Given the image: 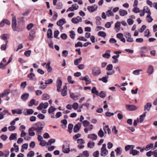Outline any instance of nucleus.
Wrapping results in <instances>:
<instances>
[{"label":"nucleus","mask_w":157,"mask_h":157,"mask_svg":"<svg viewBox=\"0 0 157 157\" xmlns=\"http://www.w3.org/2000/svg\"><path fill=\"white\" fill-rule=\"evenodd\" d=\"M34 131H36V134H41L43 127L39 126V123H37L34 124L33 125Z\"/></svg>","instance_id":"nucleus-1"},{"label":"nucleus","mask_w":157,"mask_h":157,"mask_svg":"<svg viewBox=\"0 0 157 157\" xmlns=\"http://www.w3.org/2000/svg\"><path fill=\"white\" fill-rule=\"evenodd\" d=\"M12 15V28L13 30L14 31H18V30L17 29V21L16 19V16L13 15Z\"/></svg>","instance_id":"nucleus-2"},{"label":"nucleus","mask_w":157,"mask_h":157,"mask_svg":"<svg viewBox=\"0 0 157 157\" xmlns=\"http://www.w3.org/2000/svg\"><path fill=\"white\" fill-rule=\"evenodd\" d=\"M106 144H104L102 145V147L101 149V155L102 156H105L108 154V151L106 149Z\"/></svg>","instance_id":"nucleus-3"},{"label":"nucleus","mask_w":157,"mask_h":157,"mask_svg":"<svg viewBox=\"0 0 157 157\" xmlns=\"http://www.w3.org/2000/svg\"><path fill=\"white\" fill-rule=\"evenodd\" d=\"M126 109L128 111H135L137 109V107L133 105L126 104L125 105Z\"/></svg>","instance_id":"nucleus-4"},{"label":"nucleus","mask_w":157,"mask_h":157,"mask_svg":"<svg viewBox=\"0 0 157 157\" xmlns=\"http://www.w3.org/2000/svg\"><path fill=\"white\" fill-rule=\"evenodd\" d=\"M101 70L98 67L93 68L92 70V73L94 75L98 76L100 74Z\"/></svg>","instance_id":"nucleus-5"},{"label":"nucleus","mask_w":157,"mask_h":157,"mask_svg":"<svg viewBox=\"0 0 157 157\" xmlns=\"http://www.w3.org/2000/svg\"><path fill=\"white\" fill-rule=\"evenodd\" d=\"M48 106V102L41 103L37 107V109L39 110H41L43 108L46 109Z\"/></svg>","instance_id":"nucleus-6"},{"label":"nucleus","mask_w":157,"mask_h":157,"mask_svg":"<svg viewBox=\"0 0 157 157\" xmlns=\"http://www.w3.org/2000/svg\"><path fill=\"white\" fill-rule=\"evenodd\" d=\"M36 31L35 29H33L29 33V40H33L36 36Z\"/></svg>","instance_id":"nucleus-7"},{"label":"nucleus","mask_w":157,"mask_h":157,"mask_svg":"<svg viewBox=\"0 0 157 157\" xmlns=\"http://www.w3.org/2000/svg\"><path fill=\"white\" fill-rule=\"evenodd\" d=\"M63 152L65 153H68L70 151L69 144L66 143L63 145L62 147Z\"/></svg>","instance_id":"nucleus-8"},{"label":"nucleus","mask_w":157,"mask_h":157,"mask_svg":"<svg viewBox=\"0 0 157 157\" xmlns=\"http://www.w3.org/2000/svg\"><path fill=\"white\" fill-rule=\"evenodd\" d=\"M98 9V6L96 5H94L93 6H88L87 7V9L90 13H92L96 11Z\"/></svg>","instance_id":"nucleus-9"},{"label":"nucleus","mask_w":157,"mask_h":157,"mask_svg":"<svg viewBox=\"0 0 157 157\" xmlns=\"http://www.w3.org/2000/svg\"><path fill=\"white\" fill-rule=\"evenodd\" d=\"M131 35L128 33H126L124 34V36L127 39L126 41L128 42H132L133 41V39L131 37Z\"/></svg>","instance_id":"nucleus-10"},{"label":"nucleus","mask_w":157,"mask_h":157,"mask_svg":"<svg viewBox=\"0 0 157 157\" xmlns=\"http://www.w3.org/2000/svg\"><path fill=\"white\" fill-rule=\"evenodd\" d=\"M62 82L61 80L59 78L57 80L56 85H57V90L59 92L61 90V86L62 85Z\"/></svg>","instance_id":"nucleus-11"},{"label":"nucleus","mask_w":157,"mask_h":157,"mask_svg":"<svg viewBox=\"0 0 157 157\" xmlns=\"http://www.w3.org/2000/svg\"><path fill=\"white\" fill-rule=\"evenodd\" d=\"M71 22L75 24L78 23L79 22L82 21V18L79 16H78L76 17H74L72 19Z\"/></svg>","instance_id":"nucleus-12"},{"label":"nucleus","mask_w":157,"mask_h":157,"mask_svg":"<svg viewBox=\"0 0 157 157\" xmlns=\"http://www.w3.org/2000/svg\"><path fill=\"white\" fill-rule=\"evenodd\" d=\"M82 123H78L76 124L74 128V131L75 132H77L81 128Z\"/></svg>","instance_id":"nucleus-13"},{"label":"nucleus","mask_w":157,"mask_h":157,"mask_svg":"<svg viewBox=\"0 0 157 157\" xmlns=\"http://www.w3.org/2000/svg\"><path fill=\"white\" fill-rule=\"evenodd\" d=\"M151 106L152 105L151 103H147L144 106V111L145 112L146 110L149 111Z\"/></svg>","instance_id":"nucleus-14"},{"label":"nucleus","mask_w":157,"mask_h":157,"mask_svg":"<svg viewBox=\"0 0 157 157\" xmlns=\"http://www.w3.org/2000/svg\"><path fill=\"white\" fill-rule=\"evenodd\" d=\"M34 131V129L33 126L29 128V135L31 136H34L35 135V133L33 131Z\"/></svg>","instance_id":"nucleus-15"},{"label":"nucleus","mask_w":157,"mask_h":157,"mask_svg":"<svg viewBox=\"0 0 157 157\" xmlns=\"http://www.w3.org/2000/svg\"><path fill=\"white\" fill-rule=\"evenodd\" d=\"M120 15L121 16H124L128 14L127 11L125 10L121 9L119 11Z\"/></svg>","instance_id":"nucleus-16"},{"label":"nucleus","mask_w":157,"mask_h":157,"mask_svg":"<svg viewBox=\"0 0 157 157\" xmlns=\"http://www.w3.org/2000/svg\"><path fill=\"white\" fill-rule=\"evenodd\" d=\"M66 23L65 19H60L57 22V25L58 26H62L64 24Z\"/></svg>","instance_id":"nucleus-17"},{"label":"nucleus","mask_w":157,"mask_h":157,"mask_svg":"<svg viewBox=\"0 0 157 157\" xmlns=\"http://www.w3.org/2000/svg\"><path fill=\"white\" fill-rule=\"evenodd\" d=\"M110 51L109 50L107 51L105 54L102 55V56L105 58L108 59L110 57Z\"/></svg>","instance_id":"nucleus-18"},{"label":"nucleus","mask_w":157,"mask_h":157,"mask_svg":"<svg viewBox=\"0 0 157 157\" xmlns=\"http://www.w3.org/2000/svg\"><path fill=\"white\" fill-rule=\"evenodd\" d=\"M88 138L93 140H95L97 138V136L95 134H91L88 135Z\"/></svg>","instance_id":"nucleus-19"},{"label":"nucleus","mask_w":157,"mask_h":157,"mask_svg":"<svg viewBox=\"0 0 157 157\" xmlns=\"http://www.w3.org/2000/svg\"><path fill=\"white\" fill-rule=\"evenodd\" d=\"M143 10L144 11V13H147V15L149 14H151V13L149 8L147 6H144V7Z\"/></svg>","instance_id":"nucleus-20"},{"label":"nucleus","mask_w":157,"mask_h":157,"mask_svg":"<svg viewBox=\"0 0 157 157\" xmlns=\"http://www.w3.org/2000/svg\"><path fill=\"white\" fill-rule=\"evenodd\" d=\"M153 70L154 68L153 66L151 65H149L147 71V73H148V75L151 74L153 72Z\"/></svg>","instance_id":"nucleus-21"},{"label":"nucleus","mask_w":157,"mask_h":157,"mask_svg":"<svg viewBox=\"0 0 157 157\" xmlns=\"http://www.w3.org/2000/svg\"><path fill=\"white\" fill-rule=\"evenodd\" d=\"M29 96V93H26L23 94L21 96V98L24 101H25L27 100Z\"/></svg>","instance_id":"nucleus-22"},{"label":"nucleus","mask_w":157,"mask_h":157,"mask_svg":"<svg viewBox=\"0 0 157 157\" xmlns=\"http://www.w3.org/2000/svg\"><path fill=\"white\" fill-rule=\"evenodd\" d=\"M80 155L81 156V157H88L89 154L87 151H83L82 153L80 154Z\"/></svg>","instance_id":"nucleus-23"},{"label":"nucleus","mask_w":157,"mask_h":157,"mask_svg":"<svg viewBox=\"0 0 157 157\" xmlns=\"http://www.w3.org/2000/svg\"><path fill=\"white\" fill-rule=\"evenodd\" d=\"M17 134L16 133L11 134L9 138L10 140H16L17 138Z\"/></svg>","instance_id":"nucleus-24"},{"label":"nucleus","mask_w":157,"mask_h":157,"mask_svg":"<svg viewBox=\"0 0 157 157\" xmlns=\"http://www.w3.org/2000/svg\"><path fill=\"white\" fill-rule=\"evenodd\" d=\"M27 77L29 78L30 80H33L35 79V75L34 74L31 73L28 75Z\"/></svg>","instance_id":"nucleus-25"},{"label":"nucleus","mask_w":157,"mask_h":157,"mask_svg":"<svg viewBox=\"0 0 157 157\" xmlns=\"http://www.w3.org/2000/svg\"><path fill=\"white\" fill-rule=\"evenodd\" d=\"M115 151L116 152L117 155H120L121 154L122 149L120 147H119L115 150Z\"/></svg>","instance_id":"nucleus-26"},{"label":"nucleus","mask_w":157,"mask_h":157,"mask_svg":"<svg viewBox=\"0 0 157 157\" xmlns=\"http://www.w3.org/2000/svg\"><path fill=\"white\" fill-rule=\"evenodd\" d=\"M120 22L119 21H117L115 25V28L117 32H118L120 30Z\"/></svg>","instance_id":"nucleus-27"},{"label":"nucleus","mask_w":157,"mask_h":157,"mask_svg":"<svg viewBox=\"0 0 157 157\" xmlns=\"http://www.w3.org/2000/svg\"><path fill=\"white\" fill-rule=\"evenodd\" d=\"M67 87L66 86H64L63 89L61 91V94L63 96H65L67 95Z\"/></svg>","instance_id":"nucleus-28"},{"label":"nucleus","mask_w":157,"mask_h":157,"mask_svg":"<svg viewBox=\"0 0 157 157\" xmlns=\"http://www.w3.org/2000/svg\"><path fill=\"white\" fill-rule=\"evenodd\" d=\"M97 96H99L102 98H104L106 96V92L104 91H101L99 93H98Z\"/></svg>","instance_id":"nucleus-29"},{"label":"nucleus","mask_w":157,"mask_h":157,"mask_svg":"<svg viewBox=\"0 0 157 157\" xmlns=\"http://www.w3.org/2000/svg\"><path fill=\"white\" fill-rule=\"evenodd\" d=\"M130 154H132L133 156L139 154V152L136 150H131L129 152Z\"/></svg>","instance_id":"nucleus-30"},{"label":"nucleus","mask_w":157,"mask_h":157,"mask_svg":"<svg viewBox=\"0 0 157 157\" xmlns=\"http://www.w3.org/2000/svg\"><path fill=\"white\" fill-rule=\"evenodd\" d=\"M151 14L147 15L146 17V20L147 21L148 23L151 22L153 20V19L151 16Z\"/></svg>","instance_id":"nucleus-31"},{"label":"nucleus","mask_w":157,"mask_h":157,"mask_svg":"<svg viewBox=\"0 0 157 157\" xmlns=\"http://www.w3.org/2000/svg\"><path fill=\"white\" fill-rule=\"evenodd\" d=\"M109 78L108 76H105V77H103L102 78H99V81H102L104 83H106L108 81V79Z\"/></svg>","instance_id":"nucleus-32"},{"label":"nucleus","mask_w":157,"mask_h":157,"mask_svg":"<svg viewBox=\"0 0 157 157\" xmlns=\"http://www.w3.org/2000/svg\"><path fill=\"white\" fill-rule=\"evenodd\" d=\"M11 111L13 114H14L16 113L17 114H21L22 113V111L19 109H17L12 110Z\"/></svg>","instance_id":"nucleus-33"},{"label":"nucleus","mask_w":157,"mask_h":157,"mask_svg":"<svg viewBox=\"0 0 157 157\" xmlns=\"http://www.w3.org/2000/svg\"><path fill=\"white\" fill-rule=\"evenodd\" d=\"M96 20V24L97 25H101V18L99 16H97L95 17Z\"/></svg>","instance_id":"nucleus-34"},{"label":"nucleus","mask_w":157,"mask_h":157,"mask_svg":"<svg viewBox=\"0 0 157 157\" xmlns=\"http://www.w3.org/2000/svg\"><path fill=\"white\" fill-rule=\"evenodd\" d=\"M47 37L48 38H52V30L50 29H49L48 30L47 32Z\"/></svg>","instance_id":"nucleus-35"},{"label":"nucleus","mask_w":157,"mask_h":157,"mask_svg":"<svg viewBox=\"0 0 157 157\" xmlns=\"http://www.w3.org/2000/svg\"><path fill=\"white\" fill-rule=\"evenodd\" d=\"M154 144L153 143H150L146 146L145 148V150L147 151L149 150L151 148H152Z\"/></svg>","instance_id":"nucleus-36"},{"label":"nucleus","mask_w":157,"mask_h":157,"mask_svg":"<svg viewBox=\"0 0 157 157\" xmlns=\"http://www.w3.org/2000/svg\"><path fill=\"white\" fill-rule=\"evenodd\" d=\"M91 93L98 95L99 92L97 90L96 87H94L91 90Z\"/></svg>","instance_id":"nucleus-37"},{"label":"nucleus","mask_w":157,"mask_h":157,"mask_svg":"<svg viewBox=\"0 0 157 157\" xmlns=\"http://www.w3.org/2000/svg\"><path fill=\"white\" fill-rule=\"evenodd\" d=\"M146 111H145L143 114L140 116V123L144 121V119L146 116Z\"/></svg>","instance_id":"nucleus-38"},{"label":"nucleus","mask_w":157,"mask_h":157,"mask_svg":"<svg viewBox=\"0 0 157 157\" xmlns=\"http://www.w3.org/2000/svg\"><path fill=\"white\" fill-rule=\"evenodd\" d=\"M82 58L80 57L79 59H75L74 61V63L75 65H77L78 63H80L81 61L82 60Z\"/></svg>","instance_id":"nucleus-39"},{"label":"nucleus","mask_w":157,"mask_h":157,"mask_svg":"<svg viewBox=\"0 0 157 157\" xmlns=\"http://www.w3.org/2000/svg\"><path fill=\"white\" fill-rule=\"evenodd\" d=\"M132 11L135 13H138L142 12V10H140L139 8L137 7H134L132 10Z\"/></svg>","instance_id":"nucleus-40"},{"label":"nucleus","mask_w":157,"mask_h":157,"mask_svg":"<svg viewBox=\"0 0 157 157\" xmlns=\"http://www.w3.org/2000/svg\"><path fill=\"white\" fill-rule=\"evenodd\" d=\"M104 132L102 129L101 128L98 133V135L100 138L103 137L104 136Z\"/></svg>","instance_id":"nucleus-41"},{"label":"nucleus","mask_w":157,"mask_h":157,"mask_svg":"<svg viewBox=\"0 0 157 157\" xmlns=\"http://www.w3.org/2000/svg\"><path fill=\"white\" fill-rule=\"evenodd\" d=\"M95 143L93 141H89L87 144L88 147L92 148L94 146Z\"/></svg>","instance_id":"nucleus-42"},{"label":"nucleus","mask_w":157,"mask_h":157,"mask_svg":"<svg viewBox=\"0 0 157 157\" xmlns=\"http://www.w3.org/2000/svg\"><path fill=\"white\" fill-rule=\"evenodd\" d=\"M98 36L103 37H105L106 36V33L103 31H100L98 33Z\"/></svg>","instance_id":"nucleus-43"},{"label":"nucleus","mask_w":157,"mask_h":157,"mask_svg":"<svg viewBox=\"0 0 157 157\" xmlns=\"http://www.w3.org/2000/svg\"><path fill=\"white\" fill-rule=\"evenodd\" d=\"M49 98V96L47 94H45L42 95V99L43 100H47Z\"/></svg>","instance_id":"nucleus-44"},{"label":"nucleus","mask_w":157,"mask_h":157,"mask_svg":"<svg viewBox=\"0 0 157 157\" xmlns=\"http://www.w3.org/2000/svg\"><path fill=\"white\" fill-rule=\"evenodd\" d=\"M107 15L108 17H110L111 16H113L114 14L113 12L110 10H108L106 12Z\"/></svg>","instance_id":"nucleus-45"},{"label":"nucleus","mask_w":157,"mask_h":157,"mask_svg":"<svg viewBox=\"0 0 157 157\" xmlns=\"http://www.w3.org/2000/svg\"><path fill=\"white\" fill-rule=\"evenodd\" d=\"M142 71V70L137 69L134 71L132 72V73L135 75H139L140 74V72L141 71Z\"/></svg>","instance_id":"nucleus-46"},{"label":"nucleus","mask_w":157,"mask_h":157,"mask_svg":"<svg viewBox=\"0 0 157 157\" xmlns=\"http://www.w3.org/2000/svg\"><path fill=\"white\" fill-rule=\"evenodd\" d=\"M56 109L53 106H51L48 110V113H51L56 110Z\"/></svg>","instance_id":"nucleus-47"},{"label":"nucleus","mask_w":157,"mask_h":157,"mask_svg":"<svg viewBox=\"0 0 157 157\" xmlns=\"http://www.w3.org/2000/svg\"><path fill=\"white\" fill-rule=\"evenodd\" d=\"M8 43V40H6V41L5 44H2L1 47V49L2 51H4L6 49V46L7 45V44Z\"/></svg>","instance_id":"nucleus-48"},{"label":"nucleus","mask_w":157,"mask_h":157,"mask_svg":"<svg viewBox=\"0 0 157 157\" xmlns=\"http://www.w3.org/2000/svg\"><path fill=\"white\" fill-rule=\"evenodd\" d=\"M72 77L71 76H68L67 78V80L69 83L73 84L74 82V80H72Z\"/></svg>","instance_id":"nucleus-49"},{"label":"nucleus","mask_w":157,"mask_h":157,"mask_svg":"<svg viewBox=\"0 0 157 157\" xmlns=\"http://www.w3.org/2000/svg\"><path fill=\"white\" fill-rule=\"evenodd\" d=\"M90 122L87 120H85L82 122L83 125L84 127H87L90 125Z\"/></svg>","instance_id":"nucleus-50"},{"label":"nucleus","mask_w":157,"mask_h":157,"mask_svg":"<svg viewBox=\"0 0 157 157\" xmlns=\"http://www.w3.org/2000/svg\"><path fill=\"white\" fill-rule=\"evenodd\" d=\"M70 96L74 100L78 97V96L75 95L74 93L71 92H70Z\"/></svg>","instance_id":"nucleus-51"},{"label":"nucleus","mask_w":157,"mask_h":157,"mask_svg":"<svg viewBox=\"0 0 157 157\" xmlns=\"http://www.w3.org/2000/svg\"><path fill=\"white\" fill-rule=\"evenodd\" d=\"M80 79L86 81V82H89V78L87 75H86L85 77L80 78Z\"/></svg>","instance_id":"nucleus-52"},{"label":"nucleus","mask_w":157,"mask_h":157,"mask_svg":"<svg viewBox=\"0 0 157 157\" xmlns=\"http://www.w3.org/2000/svg\"><path fill=\"white\" fill-rule=\"evenodd\" d=\"M150 33L148 29H147L145 32L144 36H146L147 37H149L150 36Z\"/></svg>","instance_id":"nucleus-53"},{"label":"nucleus","mask_w":157,"mask_h":157,"mask_svg":"<svg viewBox=\"0 0 157 157\" xmlns=\"http://www.w3.org/2000/svg\"><path fill=\"white\" fill-rule=\"evenodd\" d=\"M63 7V4L61 2H59L56 6V8L58 9H61Z\"/></svg>","instance_id":"nucleus-54"},{"label":"nucleus","mask_w":157,"mask_h":157,"mask_svg":"<svg viewBox=\"0 0 157 157\" xmlns=\"http://www.w3.org/2000/svg\"><path fill=\"white\" fill-rule=\"evenodd\" d=\"M35 100L34 99H32L30 101V102L29 104H28V106L30 107L32 106L33 105L35 104Z\"/></svg>","instance_id":"nucleus-55"},{"label":"nucleus","mask_w":157,"mask_h":157,"mask_svg":"<svg viewBox=\"0 0 157 157\" xmlns=\"http://www.w3.org/2000/svg\"><path fill=\"white\" fill-rule=\"evenodd\" d=\"M113 68V66L112 64L108 65L106 68V70L108 71H111Z\"/></svg>","instance_id":"nucleus-56"},{"label":"nucleus","mask_w":157,"mask_h":157,"mask_svg":"<svg viewBox=\"0 0 157 157\" xmlns=\"http://www.w3.org/2000/svg\"><path fill=\"white\" fill-rule=\"evenodd\" d=\"M73 127V125L71 124H69L68 126V131L70 133L72 132V130Z\"/></svg>","instance_id":"nucleus-57"},{"label":"nucleus","mask_w":157,"mask_h":157,"mask_svg":"<svg viewBox=\"0 0 157 157\" xmlns=\"http://www.w3.org/2000/svg\"><path fill=\"white\" fill-rule=\"evenodd\" d=\"M78 104L77 103H75L72 105V108L75 110L78 109Z\"/></svg>","instance_id":"nucleus-58"},{"label":"nucleus","mask_w":157,"mask_h":157,"mask_svg":"<svg viewBox=\"0 0 157 157\" xmlns=\"http://www.w3.org/2000/svg\"><path fill=\"white\" fill-rule=\"evenodd\" d=\"M70 37L72 39H74L75 38V35L74 31H70Z\"/></svg>","instance_id":"nucleus-59"},{"label":"nucleus","mask_w":157,"mask_h":157,"mask_svg":"<svg viewBox=\"0 0 157 157\" xmlns=\"http://www.w3.org/2000/svg\"><path fill=\"white\" fill-rule=\"evenodd\" d=\"M34 151H29L27 155V157H32L34 156Z\"/></svg>","instance_id":"nucleus-60"},{"label":"nucleus","mask_w":157,"mask_h":157,"mask_svg":"<svg viewBox=\"0 0 157 157\" xmlns=\"http://www.w3.org/2000/svg\"><path fill=\"white\" fill-rule=\"evenodd\" d=\"M26 112L27 114V115H31L33 113L34 111L33 109H28L27 110Z\"/></svg>","instance_id":"nucleus-61"},{"label":"nucleus","mask_w":157,"mask_h":157,"mask_svg":"<svg viewBox=\"0 0 157 157\" xmlns=\"http://www.w3.org/2000/svg\"><path fill=\"white\" fill-rule=\"evenodd\" d=\"M55 139H52L49 140L47 144V145H50L54 143L55 142Z\"/></svg>","instance_id":"nucleus-62"},{"label":"nucleus","mask_w":157,"mask_h":157,"mask_svg":"<svg viewBox=\"0 0 157 157\" xmlns=\"http://www.w3.org/2000/svg\"><path fill=\"white\" fill-rule=\"evenodd\" d=\"M53 82V80L52 79H48L45 81V84L46 85L50 84Z\"/></svg>","instance_id":"nucleus-63"},{"label":"nucleus","mask_w":157,"mask_h":157,"mask_svg":"<svg viewBox=\"0 0 157 157\" xmlns=\"http://www.w3.org/2000/svg\"><path fill=\"white\" fill-rule=\"evenodd\" d=\"M127 22L129 25H131L133 23L134 21L132 19L129 18L127 20Z\"/></svg>","instance_id":"nucleus-64"}]
</instances>
